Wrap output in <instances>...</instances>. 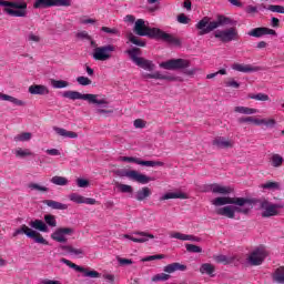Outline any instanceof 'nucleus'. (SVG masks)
<instances>
[{"label":"nucleus","mask_w":284,"mask_h":284,"mask_svg":"<svg viewBox=\"0 0 284 284\" xmlns=\"http://www.w3.org/2000/svg\"><path fill=\"white\" fill-rule=\"evenodd\" d=\"M211 203L212 205H215V207H220L215 211L219 216L235 219L236 214H244V216H247L254 209L255 201L254 199L248 197L219 196L211 201Z\"/></svg>","instance_id":"f257e3e1"},{"label":"nucleus","mask_w":284,"mask_h":284,"mask_svg":"<svg viewBox=\"0 0 284 284\" xmlns=\"http://www.w3.org/2000/svg\"><path fill=\"white\" fill-rule=\"evenodd\" d=\"M133 31L138 37H149V39H156L158 41H165V43H170V45H175L176 48H181V40L170 33L164 32L159 28H151L145 24V20L138 19L135 21Z\"/></svg>","instance_id":"f03ea898"},{"label":"nucleus","mask_w":284,"mask_h":284,"mask_svg":"<svg viewBox=\"0 0 284 284\" xmlns=\"http://www.w3.org/2000/svg\"><path fill=\"white\" fill-rule=\"evenodd\" d=\"M63 99H70V101H88V103L92 105H98V109H95V114H114V110H105L101 108H108L110 104L108 100L105 99H100L99 100V94H92V93H81L79 91H64L62 93Z\"/></svg>","instance_id":"7ed1b4c3"},{"label":"nucleus","mask_w":284,"mask_h":284,"mask_svg":"<svg viewBox=\"0 0 284 284\" xmlns=\"http://www.w3.org/2000/svg\"><path fill=\"white\" fill-rule=\"evenodd\" d=\"M223 26H234V22L225 16H219L215 21H212V18L210 17H204L195 24V28L199 30L197 36L203 37L205 34H210V32H214L216 28H221Z\"/></svg>","instance_id":"20e7f679"},{"label":"nucleus","mask_w":284,"mask_h":284,"mask_svg":"<svg viewBox=\"0 0 284 284\" xmlns=\"http://www.w3.org/2000/svg\"><path fill=\"white\" fill-rule=\"evenodd\" d=\"M0 6H3V12L9 17H28V3L23 0H0Z\"/></svg>","instance_id":"39448f33"},{"label":"nucleus","mask_w":284,"mask_h":284,"mask_svg":"<svg viewBox=\"0 0 284 284\" xmlns=\"http://www.w3.org/2000/svg\"><path fill=\"white\" fill-rule=\"evenodd\" d=\"M190 60L185 59H171L165 62L160 63V68L163 70H182L183 74L186 77H194L196 74V69H187L190 68Z\"/></svg>","instance_id":"423d86ee"},{"label":"nucleus","mask_w":284,"mask_h":284,"mask_svg":"<svg viewBox=\"0 0 284 284\" xmlns=\"http://www.w3.org/2000/svg\"><path fill=\"white\" fill-rule=\"evenodd\" d=\"M125 54L129 55L131 61L138 65V68H142V70H146V72H154L156 64L152 60H148L141 57V49L132 48L125 51Z\"/></svg>","instance_id":"0eeeda50"},{"label":"nucleus","mask_w":284,"mask_h":284,"mask_svg":"<svg viewBox=\"0 0 284 284\" xmlns=\"http://www.w3.org/2000/svg\"><path fill=\"white\" fill-rule=\"evenodd\" d=\"M254 203H260V210H264L262 212V219H270L272 216H278V210H283L284 203L272 204L267 200H254Z\"/></svg>","instance_id":"6e6552de"},{"label":"nucleus","mask_w":284,"mask_h":284,"mask_svg":"<svg viewBox=\"0 0 284 284\" xmlns=\"http://www.w3.org/2000/svg\"><path fill=\"white\" fill-rule=\"evenodd\" d=\"M114 174L116 176H120L123 179V176H126V179H130V181H135L136 183H141L142 185H148L150 181H154V178H150L143 173H139V171H126V170H116L114 171Z\"/></svg>","instance_id":"1a4fd4ad"},{"label":"nucleus","mask_w":284,"mask_h":284,"mask_svg":"<svg viewBox=\"0 0 284 284\" xmlns=\"http://www.w3.org/2000/svg\"><path fill=\"white\" fill-rule=\"evenodd\" d=\"M19 234H26L28 239H33L36 243H40L41 245H48V241L43 239V235H41V233L29 229L26 224H22L13 232V236H19Z\"/></svg>","instance_id":"9d476101"},{"label":"nucleus","mask_w":284,"mask_h":284,"mask_svg":"<svg viewBox=\"0 0 284 284\" xmlns=\"http://www.w3.org/2000/svg\"><path fill=\"white\" fill-rule=\"evenodd\" d=\"M116 51L114 44H105L102 47H97L93 50V59L95 61H110L112 59V52Z\"/></svg>","instance_id":"9b49d317"},{"label":"nucleus","mask_w":284,"mask_h":284,"mask_svg":"<svg viewBox=\"0 0 284 284\" xmlns=\"http://www.w3.org/2000/svg\"><path fill=\"white\" fill-rule=\"evenodd\" d=\"M215 39H219L222 43H231V41H237L239 39V30L236 28L231 27L225 30H217L214 33Z\"/></svg>","instance_id":"f8f14e48"},{"label":"nucleus","mask_w":284,"mask_h":284,"mask_svg":"<svg viewBox=\"0 0 284 284\" xmlns=\"http://www.w3.org/2000/svg\"><path fill=\"white\" fill-rule=\"evenodd\" d=\"M70 6H72V0H37L33 4V8H70Z\"/></svg>","instance_id":"ddd939ff"},{"label":"nucleus","mask_w":284,"mask_h":284,"mask_svg":"<svg viewBox=\"0 0 284 284\" xmlns=\"http://www.w3.org/2000/svg\"><path fill=\"white\" fill-rule=\"evenodd\" d=\"M60 263H64V265H68V267H71V270H75V272H81L83 274V276H85L87 278H100L101 277V273L97 272V271H88V268L83 267V266H79L72 262H70V260L67 258H61Z\"/></svg>","instance_id":"4468645a"},{"label":"nucleus","mask_w":284,"mask_h":284,"mask_svg":"<svg viewBox=\"0 0 284 284\" xmlns=\"http://www.w3.org/2000/svg\"><path fill=\"white\" fill-rule=\"evenodd\" d=\"M120 161L124 163H136V165H143L144 168H163V165H165L161 161H145L133 156H121Z\"/></svg>","instance_id":"2eb2a0df"},{"label":"nucleus","mask_w":284,"mask_h":284,"mask_svg":"<svg viewBox=\"0 0 284 284\" xmlns=\"http://www.w3.org/2000/svg\"><path fill=\"white\" fill-rule=\"evenodd\" d=\"M267 257V252L263 248H255L247 257L248 265L258 266L263 265V261Z\"/></svg>","instance_id":"dca6fc26"},{"label":"nucleus","mask_w":284,"mask_h":284,"mask_svg":"<svg viewBox=\"0 0 284 284\" xmlns=\"http://www.w3.org/2000/svg\"><path fill=\"white\" fill-rule=\"evenodd\" d=\"M74 234V229L72 227H58L52 234V241H57V243H68V237Z\"/></svg>","instance_id":"f3484780"},{"label":"nucleus","mask_w":284,"mask_h":284,"mask_svg":"<svg viewBox=\"0 0 284 284\" xmlns=\"http://www.w3.org/2000/svg\"><path fill=\"white\" fill-rule=\"evenodd\" d=\"M212 145L217 148V150H230L234 148V141L225 136H217L212 141Z\"/></svg>","instance_id":"a211bd4d"},{"label":"nucleus","mask_w":284,"mask_h":284,"mask_svg":"<svg viewBox=\"0 0 284 284\" xmlns=\"http://www.w3.org/2000/svg\"><path fill=\"white\" fill-rule=\"evenodd\" d=\"M265 34H271L272 37L277 36L276 30L265 28V27H258V28L252 29L248 32V37H255L256 39H261V37H265Z\"/></svg>","instance_id":"6ab92c4d"},{"label":"nucleus","mask_w":284,"mask_h":284,"mask_svg":"<svg viewBox=\"0 0 284 284\" xmlns=\"http://www.w3.org/2000/svg\"><path fill=\"white\" fill-rule=\"evenodd\" d=\"M133 234H135V236H140V237H134V236L124 234L123 239H129V241H133V243H148V241H150V239H154V235L150 234L148 232H134Z\"/></svg>","instance_id":"aec40b11"},{"label":"nucleus","mask_w":284,"mask_h":284,"mask_svg":"<svg viewBox=\"0 0 284 284\" xmlns=\"http://www.w3.org/2000/svg\"><path fill=\"white\" fill-rule=\"evenodd\" d=\"M142 79H159L161 81H176V77L165 75L159 71H155L153 73H142Z\"/></svg>","instance_id":"412c9836"},{"label":"nucleus","mask_w":284,"mask_h":284,"mask_svg":"<svg viewBox=\"0 0 284 284\" xmlns=\"http://www.w3.org/2000/svg\"><path fill=\"white\" fill-rule=\"evenodd\" d=\"M232 70H235L236 72H260L261 67H252V64H241V63H234L232 65Z\"/></svg>","instance_id":"4be33fe9"},{"label":"nucleus","mask_w":284,"mask_h":284,"mask_svg":"<svg viewBox=\"0 0 284 284\" xmlns=\"http://www.w3.org/2000/svg\"><path fill=\"white\" fill-rule=\"evenodd\" d=\"M187 266L185 264H181L179 262H174L164 266L163 272L166 274H174V272H185Z\"/></svg>","instance_id":"5701e85b"},{"label":"nucleus","mask_w":284,"mask_h":284,"mask_svg":"<svg viewBox=\"0 0 284 284\" xmlns=\"http://www.w3.org/2000/svg\"><path fill=\"white\" fill-rule=\"evenodd\" d=\"M152 196V190L148 186H143L142 189L138 190L134 194V199L139 202L148 201Z\"/></svg>","instance_id":"b1692460"},{"label":"nucleus","mask_w":284,"mask_h":284,"mask_svg":"<svg viewBox=\"0 0 284 284\" xmlns=\"http://www.w3.org/2000/svg\"><path fill=\"white\" fill-rule=\"evenodd\" d=\"M29 93L45 97L47 94H50V89L43 84H33L29 87Z\"/></svg>","instance_id":"393cba45"},{"label":"nucleus","mask_w":284,"mask_h":284,"mask_svg":"<svg viewBox=\"0 0 284 284\" xmlns=\"http://www.w3.org/2000/svg\"><path fill=\"white\" fill-rule=\"evenodd\" d=\"M60 250L67 252V254L80 256L81 258L85 256V251H83V248H75L72 245H60Z\"/></svg>","instance_id":"a878e982"},{"label":"nucleus","mask_w":284,"mask_h":284,"mask_svg":"<svg viewBox=\"0 0 284 284\" xmlns=\"http://www.w3.org/2000/svg\"><path fill=\"white\" fill-rule=\"evenodd\" d=\"M55 134L59 136H63L64 139H78L79 134L74 131H68L63 128L53 126Z\"/></svg>","instance_id":"bb28decb"},{"label":"nucleus","mask_w":284,"mask_h":284,"mask_svg":"<svg viewBox=\"0 0 284 284\" xmlns=\"http://www.w3.org/2000/svg\"><path fill=\"white\" fill-rule=\"evenodd\" d=\"M210 190L213 194H232V189L230 186H223L221 184H211Z\"/></svg>","instance_id":"cd10ccee"},{"label":"nucleus","mask_w":284,"mask_h":284,"mask_svg":"<svg viewBox=\"0 0 284 284\" xmlns=\"http://www.w3.org/2000/svg\"><path fill=\"white\" fill-rule=\"evenodd\" d=\"M30 227L38 230V232H50L48 224L43 220H34L29 222Z\"/></svg>","instance_id":"c85d7f7f"},{"label":"nucleus","mask_w":284,"mask_h":284,"mask_svg":"<svg viewBox=\"0 0 284 284\" xmlns=\"http://www.w3.org/2000/svg\"><path fill=\"white\" fill-rule=\"evenodd\" d=\"M43 204L48 205V207H51V210H68V204H63L53 200H44Z\"/></svg>","instance_id":"c756f323"},{"label":"nucleus","mask_w":284,"mask_h":284,"mask_svg":"<svg viewBox=\"0 0 284 284\" xmlns=\"http://www.w3.org/2000/svg\"><path fill=\"white\" fill-rule=\"evenodd\" d=\"M0 99L2 101H9L10 103H13V105H19L20 108H23V105H26V102L23 100H19L12 95L0 93Z\"/></svg>","instance_id":"7c9ffc66"},{"label":"nucleus","mask_w":284,"mask_h":284,"mask_svg":"<svg viewBox=\"0 0 284 284\" xmlns=\"http://www.w3.org/2000/svg\"><path fill=\"white\" fill-rule=\"evenodd\" d=\"M170 199H187V195L183 192H171L161 196L160 201H170Z\"/></svg>","instance_id":"2f4dec72"},{"label":"nucleus","mask_w":284,"mask_h":284,"mask_svg":"<svg viewBox=\"0 0 284 284\" xmlns=\"http://www.w3.org/2000/svg\"><path fill=\"white\" fill-rule=\"evenodd\" d=\"M200 272L202 274H207L209 276H214V272H216V267H214L211 263H204L200 266Z\"/></svg>","instance_id":"473e14b6"},{"label":"nucleus","mask_w":284,"mask_h":284,"mask_svg":"<svg viewBox=\"0 0 284 284\" xmlns=\"http://www.w3.org/2000/svg\"><path fill=\"white\" fill-rule=\"evenodd\" d=\"M215 263H222V265H230L232 263H234V257H227V255H214L213 256Z\"/></svg>","instance_id":"72a5a7b5"},{"label":"nucleus","mask_w":284,"mask_h":284,"mask_svg":"<svg viewBox=\"0 0 284 284\" xmlns=\"http://www.w3.org/2000/svg\"><path fill=\"white\" fill-rule=\"evenodd\" d=\"M274 283L284 284V266L278 267L273 273Z\"/></svg>","instance_id":"f704fd0d"},{"label":"nucleus","mask_w":284,"mask_h":284,"mask_svg":"<svg viewBox=\"0 0 284 284\" xmlns=\"http://www.w3.org/2000/svg\"><path fill=\"white\" fill-rule=\"evenodd\" d=\"M31 140H32V133L30 132H22L13 138V141H16V143H19V142L26 143L27 141H31Z\"/></svg>","instance_id":"c9c22d12"},{"label":"nucleus","mask_w":284,"mask_h":284,"mask_svg":"<svg viewBox=\"0 0 284 284\" xmlns=\"http://www.w3.org/2000/svg\"><path fill=\"white\" fill-rule=\"evenodd\" d=\"M261 8L264 10H270V12H277V14H284V7L281 4H270L265 7V4H261Z\"/></svg>","instance_id":"e433bc0d"},{"label":"nucleus","mask_w":284,"mask_h":284,"mask_svg":"<svg viewBox=\"0 0 284 284\" xmlns=\"http://www.w3.org/2000/svg\"><path fill=\"white\" fill-rule=\"evenodd\" d=\"M115 186L118 187L119 192H121L122 194H132V192H134V189L132 187V185H129V184H121L119 182H115Z\"/></svg>","instance_id":"4c0bfd02"},{"label":"nucleus","mask_w":284,"mask_h":284,"mask_svg":"<svg viewBox=\"0 0 284 284\" xmlns=\"http://www.w3.org/2000/svg\"><path fill=\"white\" fill-rule=\"evenodd\" d=\"M234 112H237L239 114H256L258 110L247 106H235Z\"/></svg>","instance_id":"58836bf2"},{"label":"nucleus","mask_w":284,"mask_h":284,"mask_svg":"<svg viewBox=\"0 0 284 284\" xmlns=\"http://www.w3.org/2000/svg\"><path fill=\"white\" fill-rule=\"evenodd\" d=\"M51 85L55 90H61L63 88H68V85H70V83L65 80H51Z\"/></svg>","instance_id":"ea45409f"},{"label":"nucleus","mask_w":284,"mask_h":284,"mask_svg":"<svg viewBox=\"0 0 284 284\" xmlns=\"http://www.w3.org/2000/svg\"><path fill=\"white\" fill-rule=\"evenodd\" d=\"M50 183H53V185L63 186V185H68L69 182H68L67 178L55 175L50 180Z\"/></svg>","instance_id":"a19ab883"},{"label":"nucleus","mask_w":284,"mask_h":284,"mask_svg":"<svg viewBox=\"0 0 284 284\" xmlns=\"http://www.w3.org/2000/svg\"><path fill=\"white\" fill-rule=\"evenodd\" d=\"M271 163L273 168H281L283 165V156L280 154H273L271 158Z\"/></svg>","instance_id":"79ce46f5"},{"label":"nucleus","mask_w":284,"mask_h":284,"mask_svg":"<svg viewBox=\"0 0 284 284\" xmlns=\"http://www.w3.org/2000/svg\"><path fill=\"white\" fill-rule=\"evenodd\" d=\"M44 223H45V225H49V227H57V216H54L52 214H45Z\"/></svg>","instance_id":"37998d69"},{"label":"nucleus","mask_w":284,"mask_h":284,"mask_svg":"<svg viewBox=\"0 0 284 284\" xmlns=\"http://www.w3.org/2000/svg\"><path fill=\"white\" fill-rule=\"evenodd\" d=\"M186 252H190V254H201L203 252V248L199 245L194 244H185Z\"/></svg>","instance_id":"c03bdc74"},{"label":"nucleus","mask_w":284,"mask_h":284,"mask_svg":"<svg viewBox=\"0 0 284 284\" xmlns=\"http://www.w3.org/2000/svg\"><path fill=\"white\" fill-rule=\"evenodd\" d=\"M248 99H253L255 101H270V95L265 93L248 94Z\"/></svg>","instance_id":"a18cd8bd"},{"label":"nucleus","mask_w":284,"mask_h":284,"mask_svg":"<svg viewBox=\"0 0 284 284\" xmlns=\"http://www.w3.org/2000/svg\"><path fill=\"white\" fill-rule=\"evenodd\" d=\"M151 281L153 283H159V281H170V275L169 274H165V273H160V274H156L154 275Z\"/></svg>","instance_id":"49530a36"},{"label":"nucleus","mask_w":284,"mask_h":284,"mask_svg":"<svg viewBox=\"0 0 284 284\" xmlns=\"http://www.w3.org/2000/svg\"><path fill=\"white\" fill-rule=\"evenodd\" d=\"M129 41L133 43V45H139V48H145V42L139 40L134 34L130 33Z\"/></svg>","instance_id":"de8ad7c7"},{"label":"nucleus","mask_w":284,"mask_h":284,"mask_svg":"<svg viewBox=\"0 0 284 284\" xmlns=\"http://www.w3.org/2000/svg\"><path fill=\"white\" fill-rule=\"evenodd\" d=\"M101 32H105L106 34H114L115 37H120L121 32L116 28L102 27Z\"/></svg>","instance_id":"09e8293b"},{"label":"nucleus","mask_w":284,"mask_h":284,"mask_svg":"<svg viewBox=\"0 0 284 284\" xmlns=\"http://www.w3.org/2000/svg\"><path fill=\"white\" fill-rule=\"evenodd\" d=\"M29 190H36L37 192H49L50 191V189H48L47 186H41V184H37V183H30Z\"/></svg>","instance_id":"8fccbe9b"},{"label":"nucleus","mask_w":284,"mask_h":284,"mask_svg":"<svg viewBox=\"0 0 284 284\" xmlns=\"http://www.w3.org/2000/svg\"><path fill=\"white\" fill-rule=\"evenodd\" d=\"M77 83L79 85H92V80L88 77L80 75L77 78Z\"/></svg>","instance_id":"3c124183"},{"label":"nucleus","mask_w":284,"mask_h":284,"mask_svg":"<svg viewBox=\"0 0 284 284\" xmlns=\"http://www.w3.org/2000/svg\"><path fill=\"white\" fill-rule=\"evenodd\" d=\"M16 156H19L20 159H26V156H32V153L30 152L29 149H26V150L18 149L16 151Z\"/></svg>","instance_id":"603ef678"},{"label":"nucleus","mask_w":284,"mask_h":284,"mask_svg":"<svg viewBox=\"0 0 284 284\" xmlns=\"http://www.w3.org/2000/svg\"><path fill=\"white\" fill-rule=\"evenodd\" d=\"M263 190H278L281 185L277 182H266L262 184Z\"/></svg>","instance_id":"864d4df0"},{"label":"nucleus","mask_w":284,"mask_h":284,"mask_svg":"<svg viewBox=\"0 0 284 284\" xmlns=\"http://www.w3.org/2000/svg\"><path fill=\"white\" fill-rule=\"evenodd\" d=\"M77 39L87 40V41H92V36L88 33V31H80L75 34Z\"/></svg>","instance_id":"5fc2aeb1"},{"label":"nucleus","mask_w":284,"mask_h":284,"mask_svg":"<svg viewBox=\"0 0 284 284\" xmlns=\"http://www.w3.org/2000/svg\"><path fill=\"white\" fill-rule=\"evenodd\" d=\"M69 199H70V201H72L73 203H79V204H81V203H83L84 196L79 195L78 193H71V194L69 195Z\"/></svg>","instance_id":"6e6d98bb"},{"label":"nucleus","mask_w":284,"mask_h":284,"mask_svg":"<svg viewBox=\"0 0 284 284\" xmlns=\"http://www.w3.org/2000/svg\"><path fill=\"white\" fill-rule=\"evenodd\" d=\"M171 239H178L179 241H187V234L181 232H174L170 234Z\"/></svg>","instance_id":"4d7b16f0"},{"label":"nucleus","mask_w":284,"mask_h":284,"mask_svg":"<svg viewBox=\"0 0 284 284\" xmlns=\"http://www.w3.org/2000/svg\"><path fill=\"white\" fill-rule=\"evenodd\" d=\"M161 258H165V255L159 254V255L146 256V257L142 258V262L145 263L148 261H156V260H161Z\"/></svg>","instance_id":"13d9d810"},{"label":"nucleus","mask_w":284,"mask_h":284,"mask_svg":"<svg viewBox=\"0 0 284 284\" xmlns=\"http://www.w3.org/2000/svg\"><path fill=\"white\" fill-rule=\"evenodd\" d=\"M178 21L179 23H183L184 26H187V23H190V18H187L185 13H181L178 16Z\"/></svg>","instance_id":"bf43d9fd"},{"label":"nucleus","mask_w":284,"mask_h":284,"mask_svg":"<svg viewBox=\"0 0 284 284\" xmlns=\"http://www.w3.org/2000/svg\"><path fill=\"white\" fill-rule=\"evenodd\" d=\"M226 88H235L239 89L241 88V84L236 82L234 79H230L229 81L225 82Z\"/></svg>","instance_id":"052dcab7"},{"label":"nucleus","mask_w":284,"mask_h":284,"mask_svg":"<svg viewBox=\"0 0 284 284\" xmlns=\"http://www.w3.org/2000/svg\"><path fill=\"white\" fill-rule=\"evenodd\" d=\"M77 185L78 187H89L90 186V181L85 179H78L77 180Z\"/></svg>","instance_id":"680f3d73"},{"label":"nucleus","mask_w":284,"mask_h":284,"mask_svg":"<svg viewBox=\"0 0 284 284\" xmlns=\"http://www.w3.org/2000/svg\"><path fill=\"white\" fill-rule=\"evenodd\" d=\"M116 261H118V263H119V265H132V263H134V262H132V260H130V258H123V257H116Z\"/></svg>","instance_id":"e2e57ef3"},{"label":"nucleus","mask_w":284,"mask_h":284,"mask_svg":"<svg viewBox=\"0 0 284 284\" xmlns=\"http://www.w3.org/2000/svg\"><path fill=\"white\" fill-rule=\"evenodd\" d=\"M133 125L134 128L143 129L145 128V121H143L142 119H136L134 120Z\"/></svg>","instance_id":"0e129e2a"},{"label":"nucleus","mask_w":284,"mask_h":284,"mask_svg":"<svg viewBox=\"0 0 284 284\" xmlns=\"http://www.w3.org/2000/svg\"><path fill=\"white\" fill-rule=\"evenodd\" d=\"M262 125H266V128H274L276 125V120H274V119L265 120L264 119V122H262Z\"/></svg>","instance_id":"69168bd1"},{"label":"nucleus","mask_w":284,"mask_h":284,"mask_svg":"<svg viewBox=\"0 0 284 284\" xmlns=\"http://www.w3.org/2000/svg\"><path fill=\"white\" fill-rule=\"evenodd\" d=\"M245 12L247 14H256V12H258V8L254 7V6H247L245 8Z\"/></svg>","instance_id":"338daca9"},{"label":"nucleus","mask_w":284,"mask_h":284,"mask_svg":"<svg viewBox=\"0 0 284 284\" xmlns=\"http://www.w3.org/2000/svg\"><path fill=\"white\" fill-rule=\"evenodd\" d=\"M271 26L272 28H278L281 26V20H278V18H272Z\"/></svg>","instance_id":"774afa93"}]
</instances>
